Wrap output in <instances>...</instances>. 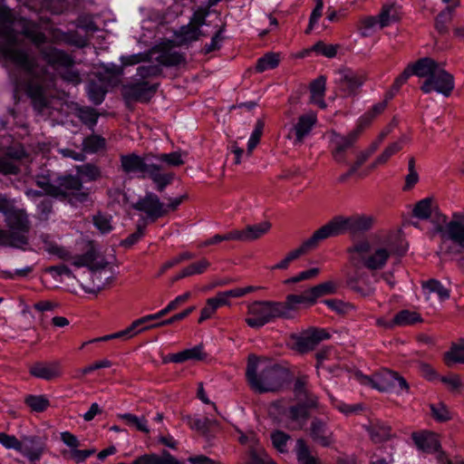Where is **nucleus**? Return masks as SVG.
<instances>
[{"label": "nucleus", "mask_w": 464, "mask_h": 464, "mask_svg": "<svg viewBox=\"0 0 464 464\" xmlns=\"http://www.w3.org/2000/svg\"><path fill=\"white\" fill-rule=\"evenodd\" d=\"M41 55L46 63L57 72L63 67L74 64V60L70 54L54 47L43 48Z\"/></svg>", "instance_id": "nucleus-20"}, {"label": "nucleus", "mask_w": 464, "mask_h": 464, "mask_svg": "<svg viewBox=\"0 0 464 464\" xmlns=\"http://www.w3.org/2000/svg\"><path fill=\"white\" fill-rule=\"evenodd\" d=\"M38 240L39 247L48 254L56 256L63 260L71 259L70 252L66 248L58 246L49 235L42 234Z\"/></svg>", "instance_id": "nucleus-29"}, {"label": "nucleus", "mask_w": 464, "mask_h": 464, "mask_svg": "<svg viewBox=\"0 0 464 464\" xmlns=\"http://www.w3.org/2000/svg\"><path fill=\"white\" fill-rule=\"evenodd\" d=\"M301 304H313V301L311 295H309V290H305L301 295H289L286 296L285 302L278 303V304L282 305V317L283 318H292L294 316V312L296 309V306Z\"/></svg>", "instance_id": "nucleus-28"}, {"label": "nucleus", "mask_w": 464, "mask_h": 464, "mask_svg": "<svg viewBox=\"0 0 464 464\" xmlns=\"http://www.w3.org/2000/svg\"><path fill=\"white\" fill-rule=\"evenodd\" d=\"M72 265L76 267L87 266L89 267V274L92 276H98L108 266L109 263L99 254L96 247L90 244L86 253L76 256L72 261Z\"/></svg>", "instance_id": "nucleus-17"}, {"label": "nucleus", "mask_w": 464, "mask_h": 464, "mask_svg": "<svg viewBox=\"0 0 464 464\" xmlns=\"http://www.w3.org/2000/svg\"><path fill=\"white\" fill-rule=\"evenodd\" d=\"M407 252L403 240L396 235H388L380 242L372 245L367 240H361L348 248L351 261L362 264L371 271L384 268L390 257L401 256Z\"/></svg>", "instance_id": "nucleus-2"}, {"label": "nucleus", "mask_w": 464, "mask_h": 464, "mask_svg": "<svg viewBox=\"0 0 464 464\" xmlns=\"http://www.w3.org/2000/svg\"><path fill=\"white\" fill-rule=\"evenodd\" d=\"M438 230L441 233V250L450 254L464 253V219L452 220L444 229L440 225Z\"/></svg>", "instance_id": "nucleus-11"}, {"label": "nucleus", "mask_w": 464, "mask_h": 464, "mask_svg": "<svg viewBox=\"0 0 464 464\" xmlns=\"http://www.w3.org/2000/svg\"><path fill=\"white\" fill-rule=\"evenodd\" d=\"M314 52L327 58H333L337 53V46L333 44H325L322 42L316 43L313 48Z\"/></svg>", "instance_id": "nucleus-64"}, {"label": "nucleus", "mask_w": 464, "mask_h": 464, "mask_svg": "<svg viewBox=\"0 0 464 464\" xmlns=\"http://www.w3.org/2000/svg\"><path fill=\"white\" fill-rule=\"evenodd\" d=\"M264 127H265L264 121L261 119L257 120L256 122V125H255V129H254V130L248 140V142H247V154L248 155H251L253 150L258 144L260 138L262 136V133H263Z\"/></svg>", "instance_id": "nucleus-53"}, {"label": "nucleus", "mask_w": 464, "mask_h": 464, "mask_svg": "<svg viewBox=\"0 0 464 464\" xmlns=\"http://www.w3.org/2000/svg\"><path fill=\"white\" fill-rule=\"evenodd\" d=\"M118 417L124 420L129 426L136 428L138 430L149 433L147 420L144 417L139 418L131 413L119 414Z\"/></svg>", "instance_id": "nucleus-48"}, {"label": "nucleus", "mask_w": 464, "mask_h": 464, "mask_svg": "<svg viewBox=\"0 0 464 464\" xmlns=\"http://www.w3.org/2000/svg\"><path fill=\"white\" fill-rule=\"evenodd\" d=\"M324 304L333 311L341 314H348L354 309L353 304L336 299L325 300Z\"/></svg>", "instance_id": "nucleus-58"}, {"label": "nucleus", "mask_w": 464, "mask_h": 464, "mask_svg": "<svg viewBox=\"0 0 464 464\" xmlns=\"http://www.w3.org/2000/svg\"><path fill=\"white\" fill-rule=\"evenodd\" d=\"M29 372L35 378L51 381L62 375L61 362L58 361L37 362L30 366Z\"/></svg>", "instance_id": "nucleus-21"}, {"label": "nucleus", "mask_w": 464, "mask_h": 464, "mask_svg": "<svg viewBox=\"0 0 464 464\" xmlns=\"http://www.w3.org/2000/svg\"><path fill=\"white\" fill-rule=\"evenodd\" d=\"M318 245L319 243L317 242L316 238L313 234L312 237L306 239L298 248L289 252L285 258H283L280 262L273 266L271 269H287L289 265L293 261L296 260L301 256L304 255L308 250L315 248Z\"/></svg>", "instance_id": "nucleus-27"}, {"label": "nucleus", "mask_w": 464, "mask_h": 464, "mask_svg": "<svg viewBox=\"0 0 464 464\" xmlns=\"http://www.w3.org/2000/svg\"><path fill=\"white\" fill-rule=\"evenodd\" d=\"M310 436L314 442L323 447H328L334 442L331 429L324 421L318 419L313 420L311 423Z\"/></svg>", "instance_id": "nucleus-26"}, {"label": "nucleus", "mask_w": 464, "mask_h": 464, "mask_svg": "<svg viewBox=\"0 0 464 464\" xmlns=\"http://www.w3.org/2000/svg\"><path fill=\"white\" fill-rule=\"evenodd\" d=\"M94 226L102 234H107L111 231L112 226L111 218L104 215H97L93 218Z\"/></svg>", "instance_id": "nucleus-63"}, {"label": "nucleus", "mask_w": 464, "mask_h": 464, "mask_svg": "<svg viewBox=\"0 0 464 464\" xmlns=\"http://www.w3.org/2000/svg\"><path fill=\"white\" fill-rule=\"evenodd\" d=\"M316 122L317 116L314 112L311 111L301 115L297 122L293 126L288 137L294 138V144L303 143L304 138L310 134Z\"/></svg>", "instance_id": "nucleus-19"}, {"label": "nucleus", "mask_w": 464, "mask_h": 464, "mask_svg": "<svg viewBox=\"0 0 464 464\" xmlns=\"http://www.w3.org/2000/svg\"><path fill=\"white\" fill-rule=\"evenodd\" d=\"M121 165L126 174L140 178L149 177L160 192H162L174 179L172 172L166 170L162 165L152 162L150 157H140L135 153L121 155Z\"/></svg>", "instance_id": "nucleus-3"}, {"label": "nucleus", "mask_w": 464, "mask_h": 464, "mask_svg": "<svg viewBox=\"0 0 464 464\" xmlns=\"http://www.w3.org/2000/svg\"><path fill=\"white\" fill-rule=\"evenodd\" d=\"M271 414H280L278 421L288 429H302L309 417L308 411L304 405L290 406L285 408L281 401L275 402L270 410Z\"/></svg>", "instance_id": "nucleus-12"}, {"label": "nucleus", "mask_w": 464, "mask_h": 464, "mask_svg": "<svg viewBox=\"0 0 464 464\" xmlns=\"http://www.w3.org/2000/svg\"><path fill=\"white\" fill-rule=\"evenodd\" d=\"M5 224L9 229V245L20 246L27 244V234L31 223L26 211L14 206L5 216Z\"/></svg>", "instance_id": "nucleus-8"}, {"label": "nucleus", "mask_w": 464, "mask_h": 464, "mask_svg": "<svg viewBox=\"0 0 464 464\" xmlns=\"http://www.w3.org/2000/svg\"><path fill=\"white\" fill-rule=\"evenodd\" d=\"M374 224V218L367 215L337 216L324 226L314 231V236L317 242L343 234L352 236L362 234L370 230Z\"/></svg>", "instance_id": "nucleus-6"}, {"label": "nucleus", "mask_w": 464, "mask_h": 464, "mask_svg": "<svg viewBox=\"0 0 464 464\" xmlns=\"http://www.w3.org/2000/svg\"><path fill=\"white\" fill-rule=\"evenodd\" d=\"M387 108V102H379L372 106L367 111H365L357 121L356 128L361 132L368 127L375 118L381 115Z\"/></svg>", "instance_id": "nucleus-31"}, {"label": "nucleus", "mask_w": 464, "mask_h": 464, "mask_svg": "<svg viewBox=\"0 0 464 464\" xmlns=\"http://www.w3.org/2000/svg\"><path fill=\"white\" fill-rule=\"evenodd\" d=\"M326 79L320 76L312 82L310 85L311 102L317 104L320 108L324 109L326 103L324 100L325 93Z\"/></svg>", "instance_id": "nucleus-33"}, {"label": "nucleus", "mask_w": 464, "mask_h": 464, "mask_svg": "<svg viewBox=\"0 0 464 464\" xmlns=\"http://www.w3.org/2000/svg\"><path fill=\"white\" fill-rule=\"evenodd\" d=\"M0 60L11 63L30 74L27 94L34 109L42 112L48 106L47 91L53 87L54 74L40 67L35 58L20 47L15 35L11 32L5 33L0 41Z\"/></svg>", "instance_id": "nucleus-1"}, {"label": "nucleus", "mask_w": 464, "mask_h": 464, "mask_svg": "<svg viewBox=\"0 0 464 464\" xmlns=\"http://www.w3.org/2000/svg\"><path fill=\"white\" fill-rule=\"evenodd\" d=\"M357 377L362 384L380 392H387L394 388H398L400 391L409 390L406 380L397 372L388 369H382L372 376L358 374Z\"/></svg>", "instance_id": "nucleus-10"}, {"label": "nucleus", "mask_w": 464, "mask_h": 464, "mask_svg": "<svg viewBox=\"0 0 464 464\" xmlns=\"http://www.w3.org/2000/svg\"><path fill=\"white\" fill-rule=\"evenodd\" d=\"M368 431L374 442H381L391 436V428L380 421L372 423L368 428Z\"/></svg>", "instance_id": "nucleus-39"}, {"label": "nucleus", "mask_w": 464, "mask_h": 464, "mask_svg": "<svg viewBox=\"0 0 464 464\" xmlns=\"http://www.w3.org/2000/svg\"><path fill=\"white\" fill-rule=\"evenodd\" d=\"M155 91V86L150 85L148 82L142 81L125 85L124 96L129 100L148 102Z\"/></svg>", "instance_id": "nucleus-23"}, {"label": "nucleus", "mask_w": 464, "mask_h": 464, "mask_svg": "<svg viewBox=\"0 0 464 464\" xmlns=\"http://www.w3.org/2000/svg\"><path fill=\"white\" fill-rule=\"evenodd\" d=\"M106 92L107 90L101 83L91 82L87 85L88 97L96 105L103 102Z\"/></svg>", "instance_id": "nucleus-46"}, {"label": "nucleus", "mask_w": 464, "mask_h": 464, "mask_svg": "<svg viewBox=\"0 0 464 464\" xmlns=\"http://www.w3.org/2000/svg\"><path fill=\"white\" fill-rule=\"evenodd\" d=\"M146 321L144 317H140L131 323L130 326H128L126 329L112 334L113 339H122V340H129L132 337L136 336L140 333H142L144 331H147L148 328H146Z\"/></svg>", "instance_id": "nucleus-34"}, {"label": "nucleus", "mask_w": 464, "mask_h": 464, "mask_svg": "<svg viewBox=\"0 0 464 464\" xmlns=\"http://www.w3.org/2000/svg\"><path fill=\"white\" fill-rule=\"evenodd\" d=\"M106 268L107 266L104 268L103 272L101 275H98V276H92L90 274L92 284L82 285V288L86 293L97 294L104 288L110 278V272H108Z\"/></svg>", "instance_id": "nucleus-38"}, {"label": "nucleus", "mask_w": 464, "mask_h": 464, "mask_svg": "<svg viewBox=\"0 0 464 464\" xmlns=\"http://www.w3.org/2000/svg\"><path fill=\"white\" fill-rule=\"evenodd\" d=\"M270 228L271 224L268 221L249 225L241 230H234L235 240L242 242L254 241L266 235L270 230Z\"/></svg>", "instance_id": "nucleus-24"}, {"label": "nucleus", "mask_w": 464, "mask_h": 464, "mask_svg": "<svg viewBox=\"0 0 464 464\" xmlns=\"http://www.w3.org/2000/svg\"><path fill=\"white\" fill-rule=\"evenodd\" d=\"M246 378L252 389L264 392L276 391L281 385L282 372L276 365L261 367V362L256 355H249Z\"/></svg>", "instance_id": "nucleus-7"}, {"label": "nucleus", "mask_w": 464, "mask_h": 464, "mask_svg": "<svg viewBox=\"0 0 464 464\" xmlns=\"http://www.w3.org/2000/svg\"><path fill=\"white\" fill-rule=\"evenodd\" d=\"M316 345L317 344L310 332L301 335L296 341V346L301 352L311 351L314 349Z\"/></svg>", "instance_id": "nucleus-61"}, {"label": "nucleus", "mask_w": 464, "mask_h": 464, "mask_svg": "<svg viewBox=\"0 0 464 464\" xmlns=\"http://www.w3.org/2000/svg\"><path fill=\"white\" fill-rule=\"evenodd\" d=\"M405 141H406V137H401L397 141L391 143L388 147L385 148V150L382 151V153L380 154L376 158V160L372 163L370 169H373L380 165L385 164L392 156H393L394 154H396L402 149L403 143Z\"/></svg>", "instance_id": "nucleus-35"}, {"label": "nucleus", "mask_w": 464, "mask_h": 464, "mask_svg": "<svg viewBox=\"0 0 464 464\" xmlns=\"http://www.w3.org/2000/svg\"><path fill=\"white\" fill-rule=\"evenodd\" d=\"M44 450V443L39 437H24L18 452L26 457L32 464L40 460Z\"/></svg>", "instance_id": "nucleus-22"}, {"label": "nucleus", "mask_w": 464, "mask_h": 464, "mask_svg": "<svg viewBox=\"0 0 464 464\" xmlns=\"http://www.w3.org/2000/svg\"><path fill=\"white\" fill-rule=\"evenodd\" d=\"M308 290L313 304H314L319 297L334 294L336 292V285L332 281H327L314 285Z\"/></svg>", "instance_id": "nucleus-40"}, {"label": "nucleus", "mask_w": 464, "mask_h": 464, "mask_svg": "<svg viewBox=\"0 0 464 464\" xmlns=\"http://www.w3.org/2000/svg\"><path fill=\"white\" fill-rule=\"evenodd\" d=\"M333 405L344 415H351L362 410V404H347L343 401L332 399Z\"/></svg>", "instance_id": "nucleus-59"}, {"label": "nucleus", "mask_w": 464, "mask_h": 464, "mask_svg": "<svg viewBox=\"0 0 464 464\" xmlns=\"http://www.w3.org/2000/svg\"><path fill=\"white\" fill-rule=\"evenodd\" d=\"M362 132L355 128L347 135H340L335 132L331 138V153L333 159L340 164L347 162V151L351 149Z\"/></svg>", "instance_id": "nucleus-14"}, {"label": "nucleus", "mask_w": 464, "mask_h": 464, "mask_svg": "<svg viewBox=\"0 0 464 464\" xmlns=\"http://www.w3.org/2000/svg\"><path fill=\"white\" fill-rule=\"evenodd\" d=\"M95 453L94 449L79 450L78 448L72 450H63L62 454L64 458L73 460L75 463L80 464L84 462L88 458Z\"/></svg>", "instance_id": "nucleus-49"}, {"label": "nucleus", "mask_w": 464, "mask_h": 464, "mask_svg": "<svg viewBox=\"0 0 464 464\" xmlns=\"http://www.w3.org/2000/svg\"><path fill=\"white\" fill-rule=\"evenodd\" d=\"M379 277L375 274L370 275L362 270H356L347 277L348 287L362 297L372 296L375 292L374 284Z\"/></svg>", "instance_id": "nucleus-15"}, {"label": "nucleus", "mask_w": 464, "mask_h": 464, "mask_svg": "<svg viewBox=\"0 0 464 464\" xmlns=\"http://www.w3.org/2000/svg\"><path fill=\"white\" fill-rule=\"evenodd\" d=\"M279 64V55L268 53L259 58L256 63V70L260 72L276 68Z\"/></svg>", "instance_id": "nucleus-50"}, {"label": "nucleus", "mask_w": 464, "mask_h": 464, "mask_svg": "<svg viewBox=\"0 0 464 464\" xmlns=\"http://www.w3.org/2000/svg\"><path fill=\"white\" fill-rule=\"evenodd\" d=\"M176 35L181 44H188L198 40L203 35V33L198 26H195L188 23V24L181 26Z\"/></svg>", "instance_id": "nucleus-37"}, {"label": "nucleus", "mask_w": 464, "mask_h": 464, "mask_svg": "<svg viewBox=\"0 0 464 464\" xmlns=\"http://www.w3.org/2000/svg\"><path fill=\"white\" fill-rule=\"evenodd\" d=\"M289 436L282 431H275L271 435V440L274 447L280 452L286 451V444Z\"/></svg>", "instance_id": "nucleus-62"}, {"label": "nucleus", "mask_w": 464, "mask_h": 464, "mask_svg": "<svg viewBox=\"0 0 464 464\" xmlns=\"http://www.w3.org/2000/svg\"><path fill=\"white\" fill-rule=\"evenodd\" d=\"M36 184L44 194L53 197H68L72 204L88 200L89 194L82 190V181L74 176L42 175L36 178Z\"/></svg>", "instance_id": "nucleus-5"}, {"label": "nucleus", "mask_w": 464, "mask_h": 464, "mask_svg": "<svg viewBox=\"0 0 464 464\" xmlns=\"http://www.w3.org/2000/svg\"><path fill=\"white\" fill-rule=\"evenodd\" d=\"M296 456L300 464H320L319 460L311 455L304 440L296 441Z\"/></svg>", "instance_id": "nucleus-42"}, {"label": "nucleus", "mask_w": 464, "mask_h": 464, "mask_svg": "<svg viewBox=\"0 0 464 464\" xmlns=\"http://www.w3.org/2000/svg\"><path fill=\"white\" fill-rule=\"evenodd\" d=\"M105 139L98 135L87 137L82 141V150L87 153H95L105 148Z\"/></svg>", "instance_id": "nucleus-45"}, {"label": "nucleus", "mask_w": 464, "mask_h": 464, "mask_svg": "<svg viewBox=\"0 0 464 464\" xmlns=\"http://www.w3.org/2000/svg\"><path fill=\"white\" fill-rule=\"evenodd\" d=\"M76 116L82 123L90 128H93L97 123L99 114L93 108L81 107L77 109Z\"/></svg>", "instance_id": "nucleus-47"}, {"label": "nucleus", "mask_w": 464, "mask_h": 464, "mask_svg": "<svg viewBox=\"0 0 464 464\" xmlns=\"http://www.w3.org/2000/svg\"><path fill=\"white\" fill-rule=\"evenodd\" d=\"M413 216L420 219H431L437 224V227L446 222V217L439 211L430 198L417 202L413 208Z\"/></svg>", "instance_id": "nucleus-18"}, {"label": "nucleus", "mask_w": 464, "mask_h": 464, "mask_svg": "<svg viewBox=\"0 0 464 464\" xmlns=\"http://www.w3.org/2000/svg\"><path fill=\"white\" fill-rule=\"evenodd\" d=\"M377 17L380 29L390 26L401 19L400 6L395 4H384Z\"/></svg>", "instance_id": "nucleus-30"}, {"label": "nucleus", "mask_w": 464, "mask_h": 464, "mask_svg": "<svg viewBox=\"0 0 464 464\" xmlns=\"http://www.w3.org/2000/svg\"><path fill=\"white\" fill-rule=\"evenodd\" d=\"M411 438L418 450L423 452L433 453L440 448L438 436L433 432L427 430L417 431L411 434Z\"/></svg>", "instance_id": "nucleus-25"}, {"label": "nucleus", "mask_w": 464, "mask_h": 464, "mask_svg": "<svg viewBox=\"0 0 464 464\" xmlns=\"http://www.w3.org/2000/svg\"><path fill=\"white\" fill-rule=\"evenodd\" d=\"M155 159L160 162L165 163L170 167H179L184 163L183 156L179 151L170 153H161L155 157Z\"/></svg>", "instance_id": "nucleus-51"}, {"label": "nucleus", "mask_w": 464, "mask_h": 464, "mask_svg": "<svg viewBox=\"0 0 464 464\" xmlns=\"http://www.w3.org/2000/svg\"><path fill=\"white\" fill-rule=\"evenodd\" d=\"M282 305L278 302L256 301L247 306L246 324L258 329L277 317H282Z\"/></svg>", "instance_id": "nucleus-9"}, {"label": "nucleus", "mask_w": 464, "mask_h": 464, "mask_svg": "<svg viewBox=\"0 0 464 464\" xmlns=\"http://www.w3.org/2000/svg\"><path fill=\"white\" fill-rule=\"evenodd\" d=\"M416 76L425 78L420 85V90L424 93L436 92L448 97L455 87L453 75L448 72L442 65L429 57L418 60Z\"/></svg>", "instance_id": "nucleus-4"}, {"label": "nucleus", "mask_w": 464, "mask_h": 464, "mask_svg": "<svg viewBox=\"0 0 464 464\" xmlns=\"http://www.w3.org/2000/svg\"><path fill=\"white\" fill-rule=\"evenodd\" d=\"M379 28L377 16H364L359 20L358 30L364 37L372 35Z\"/></svg>", "instance_id": "nucleus-43"}, {"label": "nucleus", "mask_w": 464, "mask_h": 464, "mask_svg": "<svg viewBox=\"0 0 464 464\" xmlns=\"http://www.w3.org/2000/svg\"><path fill=\"white\" fill-rule=\"evenodd\" d=\"M189 293L180 295L177 296L174 300L170 301L166 307H164L158 313L143 316L146 323H149L152 320L160 319L168 314L169 313H170L171 311L176 310L180 304L185 303L189 298Z\"/></svg>", "instance_id": "nucleus-36"}, {"label": "nucleus", "mask_w": 464, "mask_h": 464, "mask_svg": "<svg viewBox=\"0 0 464 464\" xmlns=\"http://www.w3.org/2000/svg\"><path fill=\"white\" fill-rule=\"evenodd\" d=\"M320 273L319 268L314 267L311 269H308L306 271H302L298 275L292 276L286 280H285V284H295L301 281L308 280L314 277H316Z\"/></svg>", "instance_id": "nucleus-60"}, {"label": "nucleus", "mask_w": 464, "mask_h": 464, "mask_svg": "<svg viewBox=\"0 0 464 464\" xmlns=\"http://www.w3.org/2000/svg\"><path fill=\"white\" fill-rule=\"evenodd\" d=\"M194 309L195 308L193 306H190V307L185 309L184 311H182L181 313L174 314L173 316L169 317V319L163 320V321L156 323V324H147L146 328H148V330H150V329H153V328H158V327L172 324L177 321H181V320L185 319L187 316H188L194 311Z\"/></svg>", "instance_id": "nucleus-52"}, {"label": "nucleus", "mask_w": 464, "mask_h": 464, "mask_svg": "<svg viewBox=\"0 0 464 464\" xmlns=\"http://www.w3.org/2000/svg\"><path fill=\"white\" fill-rule=\"evenodd\" d=\"M445 362L448 365L451 363H464V340L452 345L450 350L445 354Z\"/></svg>", "instance_id": "nucleus-44"}, {"label": "nucleus", "mask_w": 464, "mask_h": 464, "mask_svg": "<svg viewBox=\"0 0 464 464\" xmlns=\"http://www.w3.org/2000/svg\"><path fill=\"white\" fill-rule=\"evenodd\" d=\"M422 321V318L419 313L411 310H401L398 312L393 319L389 323V327L393 326H407L411 324H414L416 323H420Z\"/></svg>", "instance_id": "nucleus-32"}, {"label": "nucleus", "mask_w": 464, "mask_h": 464, "mask_svg": "<svg viewBox=\"0 0 464 464\" xmlns=\"http://www.w3.org/2000/svg\"><path fill=\"white\" fill-rule=\"evenodd\" d=\"M340 92L345 97L355 96L360 88L366 81V74L363 72L352 70H342L338 72L336 79Z\"/></svg>", "instance_id": "nucleus-16"}, {"label": "nucleus", "mask_w": 464, "mask_h": 464, "mask_svg": "<svg viewBox=\"0 0 464 464\" xmlns=\"http://www.w3.org/2000/svg\"><path fill=\"white\" fill-rule=\"evenodd\" d=\"M24 34L28 37L33 43L39 45L45 42V35L38 30V27L34 24H28L24 28Z\"/></svg>", "instance_id": "nucleus-55"}, {"label": "nucleus", "mask_w": 464, "mask_h": 464, "mask_svg": "<svg viewBox=\"0 0 464 464\" xmlns=\"http://www.w3.org/2000/svg\"><path fill=\"white\" fill-rule=\"evenodd\" d=\"M132 208L140 212L149 222H155L167 215L165 204L158 195L150 191L133 203Z\"/></svg>", "instance_id": "nucleus-13"}, {"label": "nucleus", "mask_w": 464, "mask_h": 464, "mask_svg": "<svg viewBox=\"0 0 464 464\" xmlns=\"http://www.w3.org/2000/svg\"><path fill=\"white\" fill-rule=\"evenodd\" d=\"M424 288H427L431 293H436L441 300L448 299L450 297V291L444 287L440 282L430 279L423 285Z\"/></svg>", "instance_id": "nucleus-54"}, {"label": "nucleus", "mask_w": 464, "mask_h": 464, "mask_svg": "<svg viewBox=\"0 0 464 464\" xmlns=\"http://www.w3.org/2000/svg\"><path fill=\"white\" fill-rule=\"evenodd\" d=\"M209 262L206 258H202L198 262L192 263L183 268V276H194L204 273L209 266Z\"/></svg>", "instance_id": "nucleus-56"}, {"label": "nucleus", "mask_w": 464, "mask_h": 464, "mask_svg": "<svg viewBox=\"0 0 464 464\" xmlns=\"http://www.w3.org/2000/svg\"><path fill=\"white\" fill-rule=\"evenodd\" d=\"M24 403L35 412H43L50 406V401L45 395H27L24 398Z\"/></svg>", "instance_id": "nucleus-41"}, {"label": "nucleus", "mask_w": 464, "mask_h": 464, "mask_svg": "<svg viewBox=\"0 0 464 464\" xmlns=\"http://www.w3.org/2000/svg\"><path fill=\"white\" fill-rule=\"evenodd\" d=\"M58 72L64 81L72 84L76 85L82 81L80 72L73 67V64L62 68Z\"/></svg>", "instance_id": "nucleus-57"}]
</instances>
